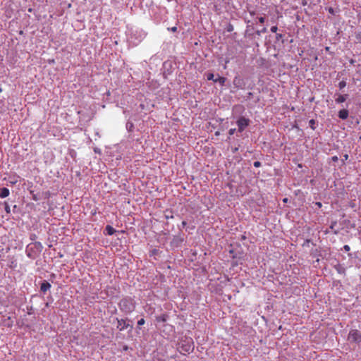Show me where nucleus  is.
<instances>
[{
  "instance_id": "obj_1",
  "label": "nucleus",
  "mask_w": 361,
  "mask_h": 361,
  "mask_svg": "<svg viewBox=\"0 0 361 361\" xmlns=\"http://www.w3.org/2000/svg\"><path fill=\"white\" fill-rule=\"evenodd\" d=\"M118 307L121 312L126 314H130L134 311L135 304L132 298H125L121 300L118 303Z\"/></svg>"
},
{
  "instance_id": "obj_2",
  "label": "nucleus",
  "mask_w": 361,
  "mask_h": 361,
  "mask_svg": "<svg viewBox=\"0 0 361 361\" xmlns=\"http://www.w3.org/2000/svg\"><path fill=\"white\" fill-rule=\"evenodd\" d=\"M146 37V33L142 30H135L133 31L129 37L131 43L134 45H137L142 42Z\"/></svg>"
},
{
  "instance_id": "obj_3",
  "label": "nucleus",
  "mask_w": 361,
  "mask_h": 361,
  "mask_svg": "<svg viewBox=\"0 0 361 361\" xmlns=\"http://www.w3.org/2000/svg\"><path fill=\"white\" fill-rule=\"evenodd\" d=\"M348 340L351 343H361V333L356 329L350 330L348 336Z\"/></svg>"
},
{
  "instance_id": "obj_4",
  "label": "nucleus",
  "mask_w": 361,
  "mask_h": 361,
  "mask_svg": "<svg viewBox=\"0 0 361 361\" xmlns=\"http://www.w3.org/2000/svg\"><path fill=\"white\" fill-rule=\"evenodd\" d=\"M250 120L244 116H240L236 121L238 126V130L239 133L243 132L245 128L249 126Z\"/></svg>"
},
{
  "instance_id": "obj_5",
  "label": "nucleus",
  "mask_w": 361,
  "mask_h": 361,
  "mask_svg": "<svg viewBox=\"0 0 361 361\" xmlns=\"http://www.w3.org/2000/svg\"><path fill=\"white\" fill-rule=\"evenodd\" d=\"M180 348L182 352L190 353L192 351L194 346L191 338L187 339L180 343Z\"/></svg>"
},
{
  "instance_id": "obj_6",
  "label": "nucleus",
  "mask_w": 361,
  "mask_h": 361,
  "mask_svg": "<svg viewBox=\"0 0 361 361\" xmlns=\"http://www.w3.org/2000/svg\"><path fill=\"white\" fill-rule=\"evenodd\" d=\"M233 85L236 88L244 89L245 83L244 80L240 76H235L233 81Z\"/></svg>"
},
{
  "instance_id": "obj_7",
  "label": "nucleus",
  "mask_w": 361,
  "mask_h": 361,
  "mask_svg": "<svg viewBox=\"0 0 361 361\" xmlns=\"http://www.w3.org/2000/svg\"><path fill=\"white\" fill-rule=\"evenodd\" d=\"M116 321H117V323H118V325H117V328L120 330V331H123L125 329H126L129 324L127 323V319H116Z\"/></svg>"
},
{
  "instance_id": "obj_8",
  "label": "nucleus",
  "mask_w": 361,
  "mask_h": 361,
  "mask_svg": "<svg viewBox=\"0 0 361 361\" xmlns=\"http://www.w3.org/2000/svg\"><path fill=\"white\" fill-rule=\"evenodd\" d=\"M51 284L48 281H44L41 283L40 290L42 291L43 293H45L47 290H49L51 288Z\"/></svg>"
},
{
  "instance_id": "obj_9",
  "label": "nucleus",
  "mask_w": 361,
  "mask_h": 361,
  "mask_svg": "<svg viewBox=\"0 0 361 361\" xmlns=\"http://www.w3.org/2000/svg\"><path fill=\"white\" fill-rule=\"evenodd\" d=\"M338 117L342 119L345 120L348 117V111L347 109H342L338 111Z\"/></svg>"
},
{
  "instance_id": "obj_10",
  "label": "nucleus",
  "mask_w": 361,
  "mask_h": 361,
  "mask_svg": "<svg viewBox=\"0 0 361 361\" xmlns=\"http://www.w3.org/2000/svg\"><path fill=\"white\" fill-rule=\"evenodd\" d=\"M10 194V191L7 188H0V197L5 198L8 197Z\"/></svg>"
},
{
  "instance_id": "obj_11",
  "label": "nucleus",
  "mask_w": 361,
  "mask_h": 361,
  "mask_svg": "<svg viewBox=\"0 0 361 361\" xmlns=\"http://www.w3.org/2000/svg\"><path fill=\"white\" fill-rule=\"evenodd\" d=\"M116 230L110 225H107L105 227V234L112 235L116 233Z\"/></svg>"
},
{
  "instance_id": "obj_12",
  "label": "nucleus",
  "mask_w": 361,
  "mask_h": 361,
  "mask_svg": "<svg viewBox=\"0 0 361 361\" xmlns=\"http://www.w3.org/2000/svg\"><path fill=\"white\" fill-rule=\"evenodd\" d=\"M348 94H338V97L336 98V102L338 104H341L345 102L346 99L348 98Z\"/></svg>"
},
{
  "instance_id": "obj_13",
  "label": "nucleus",
  "mask_w": 361,
  "mask_h": 361,
  "mask_svg": "<svg viewBox=\"0 0 361 361\" xmlns=\"http://www.w3.org/2000/svg\"><path fill=\"white\" fill-rule=\"evenodd\" d=\"M226 81V78L224 77L219 76L217 78L214 80V82H219L221 86H224Z\"/></svg>"
},
{
  "instance_id": "obj_14",
  "label": "nucleus",
  "mask_w": 361,
  "mask_h": 361,
  "mask_svg": "<svg viewBox=\"0 0 361 361\" xmlns=\"http://www.w3.org/2000/svg\"><path fill=\"white\" fill-rule=\"evenodd\" d=\"M33 245L34 247L39 252H41L43 248V246L40 242H35V243H33Z\"/></svg>"
},
{
  "instance_id": "obj_15",
  "label": "nucleus",
  "mask_w": 361,
  "mask_h": 361,
  "mask_svg": "<svg viewBox=\"0 0 361 361\" xmlns=\"http://www.w3.org/2000/svg\"><path fill=\"white\" fill-rule=\"evenodd\" d=\"M4 209H5L6 212L7 214H10L11 208H10V206L8 205V204L6 202H4Z\"/></svg>"
},
{
  "instance_id": "obj_16",
  "label": "nucleus",
  "mask_w": 361,
  "mask_h": 361,
  "mask_svg": "<svg viewBox=\"0 0 361 361\" xmlns=\"http://www.w3.org/2000/svg\"><path fill=\"white\" fill-rule=\"evenodd\" d=\"M207 79L208 80H213L214 81V80H215L216 78H214V75L213 73H209L207 75Z\"/></svg>"
},
{
  "instance_id": "obj_17",
  "label": "nucleus",
  "mask_w": 361,
  "mask_h": 361,
  "mask_svg": "<svg viewBox=\"0 0 361 361\" xmlns=\"http://www.w3.org/2000/svg\"><path fill=\"white\" fill-rule=\"evenodd\" d=\"M345 86H346V82H345V81H344V80H342V81H341V82L338 83V87H339V89H340V90L343 89Z\"/></svg>"
},
{
  "instance_id": "obj_18",
  "label": "nucleus",
  "mask_w": 361,
  "mask_h": 361,
  "mask_svg": "<svg viewBox=\"0 0 361 361\" xmlns=\"http://www.w3.org/2000/svg\"><path fill=\"white\" fill-rule=\"evenodd\" d=\"M126 128L128 130L131 131L133 128V124L132 123L128 122L126 123Z\"/></svg>"
},
{
  "instance_id": "obj_19",
  "label": "nucleus",
  "mask_w": 361,
  "mask_h": 361,
  "mask_svg": "<svg viewBox=\"0 0 361 361\" xmlns=\"http://www.w3.org/2000/svg\"><path fill=\"white\" fill-rule=\"evenodd\" d=\"M166 317L165 315H161L157 318V321L159 322H166Z\"/></svg>"
},
{
  "instance_id": "obj_20",
  "label": "nucleus",
  "mask_w": 361,
  "mask_h": 361,
  "mask_svg": "<svg viewBox=\"0 0 361 361\" xmlns=\"http://www.w3.org/2000/svg\"><path fill=\"white\" fill-rule=\"evenodd\" d=\"M267 32V28H266V27H263L261 30H258V31H257V34L258 35H261V33H264V32Z\"/></svg>"
},
{
  "instance_id": "obj_21",
  "label": "nucleus",
  "mask_w": 361,
  "mask_h": 361,
  "mask_svg": "<svg viewBox=\"0 0 361 361\" xmlns=\"http://www.w3.org/2000/svg\"><path fill=\"white\" fill-rule=\"evenodd\" d=\"M261 165H262V164H261V162H260V161H255V162L253 163V166H254L255 167H256V168H258V167L261 166Z\"/></svg>"
},
{
  "instance_id": "obj_22",
  "label": "nucleus",
  "mask_w": 361,
  "mask_h": 361,
  "mask_svg": "<svg viewBox=\"0 0 361 361\" xmlns=\"http://www.w3.org/2000/svg\"><path fill=\"white\" fill-rule=\"evenodd\" d=\"M145 323V321L143 318L140 319V320H138L137 322V324L138 326H142Z\"/></svg>"
},
{
  "instance_id": "obj_23",
  "label": "nucleus",
  "mask_w": 361,
  "mask_h": 361,
  "mask_svg": "<svg viewBox=\"0 0 361 361\" xmlns=\"http://www.w3.org/2000/svg\"><path fill=\"white\" fill-rule=\"evenodd\" d=\"M277 30H278V27H277V26H276V25L272 26V27H271V32L275 33V32H276V31H277Z\"/></svg>"
},
{
  "instance_id": "obj_24",
  "label": "nucleus",
  "mask_w": 361,
  "mask_h": 361,
  "mask_svg": "<svg viewBox=\"0 0 361 361\" xmlns=\"http://www.w3.org/2000/svg\"><path fill=\"white\" fill-rule=\"evenodd\" d=\"M236 129L235 128H231L229 130H228V134L229 135H233L235 132Z\"/></svg>"
},
{
  "instance_id": "obj_25",
  "label": "nucleus",
  "mask_w": 361,
  "mask_h": 361,
  "mask_svg": "<svg viewBox=\"0 0 361 361\" xmlns=\"http://www.w3.org/2000/svg\"><path fill=\"white\" fill-rule=\"evenodd\" d=\"M258 20L259 23H264L265 21V18L264 17H259V18H258Z\"/></svg>"
},
{
  "instance_id": "obj_26",
  "label": "nucleus",
  "mask_w": 361,
  "mask_h": 361,
  "mask_svg": "<svg viewBox=\"0 0 361 361\" xmlns=\"http://www.w3.org/2000/svg\"><path fill=\"white\" fill-rule=\"evenodd\" d=\"M343 248H344V250H345V251H349V250H350V246H349V245H345L343 246Z\"/></svg>"
},
{
  "instance_id": "obj_27",
  "label": "nucleus",
  "mask_w": 361,
  "mask_h": 361,
  "mask_svg": "<svg viewBox=\"0 0 361 361\" xmlns=\"http://www.w3.org/2000/svg\"><path fill=\"white\" fill-rule=\"evenodd\" d=\"M310 123L311 124L312 128L314 129V127L312 126V125L314 124V121L313 119L310 120Z\"/></svg>"
},
{
  "instance_id": "obj_28",
  "label": "nucleus",
  "mask_w": 361,
  "mask_h": 361,
  "mask_svg": "<svg viewBox=\"0 0 361 361\" xmlns=\"http://www.w3.org/2000/svg\"><path fill=\"white\" fill-rule=\"evenodd\" d=\"M281 38H282V35L281 34H276V39H279Z\"/></svg>"
},
{
  "instance_id": "obj_29",
  "label": "nucleus",
  "mask_w": 361,
  "mask_h": 361,
  "mask_svg": "<svg viewBox=\"0 0 361 361\" xmlns=\"http://www.w3.org/2000/svg\"><path fill=\"white\" fill-rule=\"evenodd\" d=\"M316 205H317L318 207H319V208H320V207H322V203H321V202H316Z\"/></svg>"
},
{
  "instance_id": "obj_30",
  "label": "nucleus",
  "mask_w": 361,
  "mask_h": 361,
  "mask_svg": "<svg viewBox=\"0 0 361 361\" xmlns=\"http://www.w3.org/2000/svg\"><path fill=\"white\" fill-rule=\"evenodd\" d=\"M186 224H187L186 221H182V226L183 227H185L186 226Z\"/></svg>"
},
{
  "instance_id": "obj_31",
  "label": "nucleus",
  "mask_w": 361,
  "mask_h": 361,
  "mask_svg": "<svg viewBox=\"0 0 361 361\" xmlns=\"http://www.w3.org/2000/svg\"><path fill=\"white\" fill-rule=\"evenodd\" d=\"M176 29H177V28H176V27H172V28H171V30H172V31H173V32H175V31L176 30Z\"/></svg>"
},
{
  "instance_id": "obj_32",
  "label": "nucleus",
  "mask_w": 361,
  "mask_h": 361,
  "mask_svg": "<svg viewBox=\"0 0 361 361\" xmlns=\"http://www.w3.org/2000/svg\"><path fill=\"white\" fill-rule=\"evenodd\" d=\"M233 30V27L231 26L228 29V31H232Z\"/></svg>"
},
{
  "instance_id": "obj_33",
  "label": "nucleus",
  "mask_w": 361,
  "mask_h": 361,
  "mask_svg": "<svg viewBox=\"0 0 361 361\" xmlns=\"http://www.w3.org/2000/svg\"><path fill=\"white\" fill-rule=\"evenodd\" d=\"M250 13L251 15H254V14H255V13H254V12H252V11H250Z\"/></svg>"
},
{
  "instance_id": "obj_34",
  "label": "nucleus",
  "mask_w": 361,
  "mask_h": 361,
  "mask_svg": "<svg viewBox=\"0 0 361 361\" xmlns=\"http://www.w3.org/2000/svg\"><path fill=\"white\" fill-rule=\"evenodd\" d=\"M348 156L347 154H346V155H345V159H348Z\"/></svg>"
},
{
  "instance_id": "obj_35",
  "label": "nucleus",
  "mask_w": 361,
  "mask_h": 361,
  "mask_svg": "<svg viewBox=\"0 0 361 361\" xmlns=\"http://www.w3.org/2000/svg\"><path fill=\"white\" fill-rule=\"evenodd\" d=\"M283 202H287V198H285V199L283 200Z\"/></svg>"
},
{
  "instance_id": "obj_36",
  "label": "nucleus",
  "mask_w": 361,
  "mask_h": 361,
  "mask_svg": "<svg viewBox=\"0 0 361 361\" xmlns=\"http://www.w3.org/2000/svg\"><path fill=\"white\" fill-rule=\"evenodd\" d=\"M3 91L2 88L0 87V92Z\"/></svg>"
},
{
  "instance_id": "obj_37",
  "label": "nucleus",
  "mask_w": 361,
  "mask_h": 361,
  "mask_svg": "<svg viewBox=\"0 0 361 361\" xmlns=\"http://www.w3.org/2000/svg\"><path fill=\"white\" fill-rule=\"evenodd\" d=\"M357 36H361V33L357 34Z\"/></svg>"
}]
</instances>
